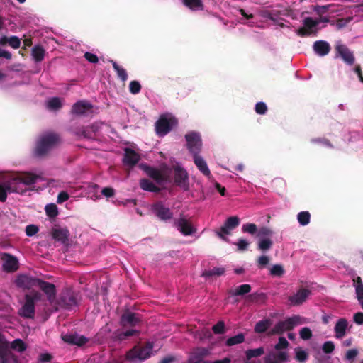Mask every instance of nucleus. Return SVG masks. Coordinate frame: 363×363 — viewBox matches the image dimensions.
<instances>
[{"label":"nucleus","mask_w":363,"mask_h":363,"mask_svg":"<svg viewBox=\"0 0 363 363\" xmlns=\"http://www.w3.org/2000/svg\"><path fill=\"white\" fill-rule=\"evenodd\" d=\"M40 179H42L41 175L30 172L0 174V201H4L8 194L23 192L24 186L33 184Z\"/></svg>","instance_id":"obj_1"},{"label":"nucleus","mask_w":363,"mask_h":363,"mask_svg":"<svg viewBox=\"0 0 363 363\" xmlns=\"http://www.w3.org/2000/svg\"><path fill=\"white\" fill-rule=\"evenodd\" d=\"M289 345V342L284 337H280L278 342L274 345L276 352H272L265 356L264 363H287L290 361L288 352L283 351Z\"/></svg>","instance_id":"obj_2"},{"label":"nucleus","mask_w":363,"mask_h":363,"mask_svg":"<svg viewBox=\"0 0 363 363\" xmlns=\"http://www.w3.org/2000/svg\"><path fill=\"white\" fill-rule=\"evenodd\" d=\"M153 342H147L145 346H135L127 353L126 359L133 363L141 362L153 354Z\"/></svg>","instance_id":"obj_3"},{"label":"nucleus","mask_w":363,"mask_h":363,"mask_svg":"<svg viewBox=\"0 0 363 363\" xmlns=\"http://www.w3.org/2000/svg\"><path fill=\"white\" fill-rule=\"evenodd\" d=\"M175 118L169 113L160 116L155 123V131L157 135L164 136L177 125Z\"/></svg>","instance_id":"obj_4"},{"label":"nucleus","mask_w":363,"mask_h":363,"mask_svg":"<svg viewBox=\"0 0 363 363\" xmlns=\"http://www.w3.org/2000/svg\"><path fill=\"white\" fill-rule=\"evenodd\" d=\"M59 140V137L54 133H47L42 135L36 145V155L40 156L45 154L47 151L55 146Z\"/></svg>","instance_id":"obj_5"},{"label":"nucleus","mask_w":363,"mask_h":363,"mask_svg":"<svg viewBox=\"0 0 363 363\" xmlns=\"http://www.w3.org/2000/svg\"><path fill=\"white\" fill-rule=\"evenodd\" d=\"M301 318L299 315H294L285 320L279 321L269 331V335H281L285 331L291 330L295 326L301 324Z\"/></svg>","instance_id":"obj_6"},{"label":"nucleus","mask_w":363,"mask_h":363,"mask_svg":"<svg viewBox=\"0 0 363 363\" xmlns=\"http://www.w3.org/2000/svg\"><path fill=\"white\" fill-rule=\"evenodd\" d=\"M186 148L189 153L194 156L200 154L203 143L200 133L191 131L185 135Z\"/></svg>","instance_id":"obj_7"},{"label":"nucleus","mask_w":363,"mask_h":363,"mask_svg":"<svg viewBox=\"0 0 363 363\" xmlns=\"http://www.w3.org/2000/svg\"><path fill=\"white\" fill-rule=\"evenodd\" d=\"M41 294L39 292H33L26 295L25 303L21 307L19 313L21 316L32 318L35 314V301H39Z\"/></svg>","instance_id":"obj_8"},{"label":"nucleus","mask_w":363,"mask_h":363,"mask_svg":"<svg viewBox=\"0 0 363 363\" xmlns=\"http://www.w3.org/2000/svg\"><path fill=\"white\" fill-rule=\"evenodd\" d=\"M320 23L318 19H313L311 17H306L303 20V26L296 30V34L301 37L309 36L311 34H316V27Z\"/></svg>","instance_id":"obj_9"},{"label":"nucleus","mask_w":363,"mask_h":363,"mask_svg":"<svg viewBox=\"0 0 363 363\" xmlns=\"http://www.w3.org/2000/svg\"><path fill=\"white\" fill-rule=\"evenodd\" d=\"M335 57H340L347 65H352L355 57L353 52L344 44L337 43L335 46Z\"/></svg>","instance_id":"obj_10"},{"label":"nucleus","mask_w":363,"mask_h":363,"mask_svg":"<svg viewBox=\"0 0 363 363\" xmlns=\"http://www.w3.org/2000/svg\"><path fill=\"white\" fill-rule=\"evenodd\" d=\"M7 348L8 342L0 334V363H17L16 358Z\"/></svg>","instance_id":"obj_11"},{"label":"nucleus","mask_w":363,"mask_h":363,"mask_svg":"<svg viewBox=\"0 0 363 363\" xmlns=\"http://www.w3.org/2000/svg\"><path fill=\"white\" fill-rule=\"evenodd\" d=\"M17 286L24 289H33L38 287L40 283L39 279H35L28 275H20L16 280Z\"/></svg>","instance_id":"obj_12"},{"label":"nucleus","mask_w":363,"mask_h":363,"mask_svg":"<svg viewBox=\"0 0 363 363\" xmlns=\"http://www.w3.org/2000/svg\"><path fill=\"white\" fill-rule=\"evenodd\" d=\"M140 167L149 177L155 179L158 184H161L166 178V174L147 164H141Z\"/></svg>","instance_id":"obj_13"},{"label":"nucleus","mask_w":363,"mask_h":363,"mask_svg":"<svg viewBox=\"0 0 363 363\" xmlns=\"http://www.w3.org/2000/svg\"><path fill=\"white\" fill-rule=\"evenodd\" d=\"M3 262L2 267L6 272H13L18 268V261L17 258L9 254H4L1 257Z\"/></svg>","instance_id":"obj_14"},{"label":"nucleus","mask_w":363,"mask_h":363,"mask_svg":"<svg viewBox=\"0 0 363 363\" xmlns=\"http://www.w3.org/2000/svg\"><path fill=\"white\" fill-rule=\"evenodd\" d=\"M72 111L76 115H88L93 112V106L87 101H79L73 105Z\"/></svg>","instance_id":"obj_15"},{"label":"nucleus","mask_w":363,"mask_h":363,"mask_svg":"<svg viewBox=\"0 0 363 363\" xmlns=\"http://www.w3.org/2000/svg\"><path fill=\"white\" fill-rule=\"evenodd\" d=\"M311 294L307 289H300L296 294L289 296V300L291 305L298 306L305 302Z\"/></svg>","instance_id":"obj_16"},{"label":"nucleus","mask_w":363,"mask_h":363,"mask_svg":"<svg viewBox=\"0 0 363 363\" xmlns=\"http://www.w3.org/2000/svg\"><path fill=\"white\" fill-rule=\"evenodd\" d=\"M313 51L319 56L327 55L331 50L330 44L323 40L315 41L313 45Z\"/></svg>","instance_id":"obj_17"},{"label":"nucleus","mask_w":363,"mask_h":363,"mask_svg":"<svg viewBox=\"0 0 363 363\" xmlns=\"http://www.w3.org/2000/svg\"><path fill=\"white\" fill-rule=\"evenodd\" d=\"M62 340L69 344L82 346L88 342V339L83 335L78 334H65L62 335Z\"/></svg>","instance_id":"obj_18"},{"label":"nucleus","mask_w":363,"mask_h":363,"mask_svg":"<svg viewBox=\"0 0 363 363\" xmlns=\"http://www.w3.org/2000/svg\"><path fill=\"white\" fill-rule=\"evenodd\" d=\"M38 288L40 289L47 295L48 299L52 302L55 298V286L54 284L43 281L40 279Z\"/></svg>","instance_id":"obj_19"},{"label":"nucleus","mask_w":363,"mask_h":363,"mask_svg":"<svg viewBox=\"0 0 363 363\" xmlns=\"http://www.w3.org/2000/svg\"><path fill=\"white\" fill-rule=\"evenodd\" d=\"M193 160L195 165L198 168V169L205 176L210 177L211 174V171L204 160V159L199 155H194Z\"/></svg>","instance_id":"obj_20"},{"label":"nucleus","mask_w":363,"mask_h":363,"mask_svg":"<svg viewBox=\"0 0 363 363\" xmlns=\"http://www.w3.org/2000/svg\"><path fill=\"white\" fill-rule=\"evenodd\" d=\"M140 160V155L130 148L125 149V155L123 162L125 165L132 167L135 165Z\"/></svg>","instance_id":"obj_21"},{"label":"nucleus","mask_w":363,"mask_h":363,"mask_svg":"<svg viewBox=\"0 0 363 363\" xmlns=\"http://www.w3.org/2000/svg\"><path fill=\"white\" fill-rule=\"evenodd\" d=\"M53 238L62 243L68 241L69 237V232L67 228L57 227L52 231Z\"/></svg>","instance_id":"obj_22"},{"label":"nucleus","mask_w":363,"mask_h":363,"mask_svg":"<svg viewBox=\"0 0 363 363\" xmlns=\"http://www.w3.org/2000/svg\"><path fill=\"white\" fill-rule=\"evenodd\" d=\"M121 321L123 326H135L140 322V318L136 313L126 312L122 315Z\"/></svg>","instance_id":"obj_23"},{"label":"nucleus","mask_w":363,"mask_h":363,"mask_svg":"<svg viewBox=\"0 0 363 363\" xmlns=\"http://www.w3.org/2000/svg\"><path fill=\"white\" fill-rule=\"evenodd\" d=\"M152 210L154 213L162 220H167L172 216V213L169 209L164 206L162 203L155 204Z\"/></svg>","instance_id":"obj_24"},{"label":"nucleus","mask_w":363,"mask_h":363,"mask_svg":"<svg viewBox=\"0 0 363 363\" xmlns=\"http://www.w3.org/2000/svg\"><path fill=\"white\" fill-rule=\"evenodd\" d=\"M347 326L348 322L345 318L338 320L334 328L335 337L337 339L342 338L346 334Z\"/></svg>","instance_id":"obj_25"},{"label":"nucleus","mask_w":363,"mask_h":363,"mask_svg":"<svg viewBox=\"0 0 363 363\" xmlns=\"http://www.w3.org/2000/svg\"><path fill=\"white\" fill-rule=\"evenodd\" d=\"M197 228L188 219L183 217V236H194V240L198 237L196 235Z\"/></svg>","instance_id":"obj_26"},{"label":"nucleus","mask_w":363,"mask_h":363,"mask_svg":"<svg viewBox=\"0 0 363 363\" xmlns=\"http://www.w3.org/2000/svg\"><path fill=\"white\" fill-rule=\"evenodd\" d=\"M272 321L269 318L263 319L258 321L255 326V332L257 333H264L272 325Z\"/></svg>","instance_id":"obj_27"},{"label":"nucleus","mask_w":363,"mask_h":363,"mask_svg":"<svg viewBox=\"0 0 363 363\" xmlns=\"http://www.w3.org/2000/svg\"><path fill=\"white\" fill-rule=\"evenodd\" d=\"M252 289V287L248 284H244L242 285L238 286L235 288L234 290H230L229 294L231 296H244L248 293L250 292Z\"/></svg>","instance_id":"obj_28"},{"label":"nucleus","mask_w":363,"mask_h":363,"mask_svg":"<svg viewBox=\"0 0 363 363\" xmlns=\"http://www.w3.org/2000/svg\"><path fill=\"white\" fill-rule=\"evenodd\" d=\"M183 4L191 11H203L204 9L202 0H183Z\"/></svg>","instance_id":"obj_29"},{"label":"nucleus","mask_w":363,"mask_h":363,"mask_svg":"<svg viewBox=\"0 0 363 363\" xmlns=\"http://www.w3.org/2000/svg\"><path fill=\"white\" fill-rule=\"evenodd\" d=\"M101 123L94 124L91 128H87L83 130L80 134V136H83L86 138H92L96 133H97L101 128Z\"/></svg>","instance_id":"obj_30"},{"label":"nucleus","mask_w":363,"mask_h":363,"mask_svg":"<svg viewBox=\"0 0 363 363\" xmlns=\"http://www.w3.org/2000/svg\"><path fill=\"white\" fill-rule=\"evenodd\" d=\"M46 105L48 109L52 111H56L60 108L63 105V101L61 99L58 97H53L51 99H49L47 102Z\"/></svg>","instance_id":"obj_31"},{"label":"nucleus","mask_w":363,"mask_h":363,"mask_svg":"<svg viewBox=\"0 0 363 363\" xmlns=\"http://www.w3.org/2000/svg\"><path fill=\"white\" fill-rule=\"evenodd\" d=\"M225 272V269L224 267H214L211 270H205L202 273V277L205 278H209L213 276H221L223 275Z\"/></svg>","instance_id":"obj_32"},{"label":"nucleus","mask_w":363,"mask_h":363,"mask_svg":"<svg viewBox=\"0 0 363 363\" xmlns=\"http://www.w3.org/2000/svg\"><path fill=\"white\" fill-rule=\"evenodd\" d=\"M245 335L243 333H239L235 336L228 338L225 342V345L227 346H233L240 344L245 341Z\"/></svg>","instance_id":"obj_33"},{"label":"nucleus","mask_w":363,"mask_h":363,"mask_svg":"<svg viewBox=\"0 0 363 363\" xmlns=\"http://www.w3.org/2000/svg\"><path fill=\"white\" fill-rule=\"evenodd\" d=\"M264 353V350L262 347L247 350L245 351V355L247 360H250L252 358L258 357L262 356Z\"/></svg>","instance_id":"obj_34"},{"label":"nucleus","mask_w":363,"mask_h":363,"mask_svg":"<svg viewBox=\"0 0 363 363\" xmlns=\"http://www.w3.org/2000/svg\"><path fill=\"white\" fill-rule=\"evenodd\" d=\"M295 359L301 363H304L308 358V354L301 347H296L294 350Z\"/></svg>","instance_id":"obj_35"},{"label":"nucleus","mask_w":363,"mask_h":363,"mask_svg":"<svg viewBox=\"0 0 363 363\" xmlns=\"http://www.w3.org/2000/svg\"><path fill=\"white\" fill-rule=\"evenodd\" d=\"M140 184V187L145 191L155 192L159 190V188L155 184L147 179H142Z\"/></svg>","instance_id":"obj_36"},{"label":"nucleus","mask_w":363,"mask_h":363,"mask_svg":"<svg viewBox=\"0 0 363 363\" xmlns=\"http://www.w3.org/2000/svg\"><path fill=\"white\" fill-rule=\"evenodd\" d=\"M297 219L300 225H306L310 223L311 214L308 211H301L298 213Z\"/></svg>","instance_id":"obj_37"},{"label":"nucleus","mask_w":363,"mask_h":363,"mask_svg":"<svg viewBox=\"0 0 363 363\" xmlns=\"http://www.w3.org/2000/svg\"><path fill=\"white\" fill-rule=\"evenodd\" d=\"M32 56L36 62L43 60L45 56V50L40 46H35L32 50Z\"/></svg>","instance_id":"obj_38"},{"label":"nucleus","mask_w":363,"mask_h":363,"mask_svg":"<svg viewBox=\"0 0 363 363\" xmlns=\"http://www.w3.org/2000/svg\"><path fill=\"white\" fill-rule=\"evenodd\" d=\"M45 211L47 216L50 218H55L58 213V208L55 203L47 204L45 207Z\"/></svg>","instance_id":"obj_39"},{"label":"nucleus","mask_w":363,"mask_h":363,"mask_svg":"<svg viewBox=\"0 0 363 363\" xmlns=\"http://www.w3.org/2000/svg\"><path fill=\"white\" fill-rule=\"evenodd\" d=\"M112 65L113 69L117 72L118 77L122 80L125 81L128 79V74L126 73V71L121 67L116 62L112 61Z\"/></svg>","instance_id":"obj_40"},{"label":"nucleus","mask_w":363,"mask_h":363,"mask_svg":"<svg viewBox=\"0 0 363 363\" xmlns=\"http://www.w3.org/2000/svg\"><path fill=\"white\" fill-rule=\"evenodd\" d=\"M230 230H232L228 228V226H227L224 223L223 225H222L218 230L216 231V233L223 240L228 241V239L225 237V235H230Z\"/></svg>","instance_id":"obj_41"},{"label":"nucleus","mask_w":363,"mask_h":363,"mask_svg":"<svg viewBox=\"0 0 363 363\" xmlns=\"http://www.w3.org/2000/svg\"><path fill=\"white\" fill-rule=\"evenodd\" d=\"M11 347L13 350L21 352L26 349V345L22 340L16 339L11 342Z\"/></svg>","instance_id":"obj_42"},{"label":"nucleus","mask_w":363,"mask_h":363,"mask_svg":"<svg viewBox=\"0 0 363 363\" xmlns=\"http://www.w3.org/2000/svg\"><path fill=\"white\" fill-rule=\"evenodd\" d=\"M272 241L269 238L261 239L258 243V248L262 251L269 250L272 246Z\"/></svg>","instance_id":"obj_43"},{"label":"nucleus","mask_w":363,"mask_h":363,"mask_svg":"<svg viewBox=\"0 0 363 363\" xmlns=\"http://www.w3.org/2000/svg\"><path fill=\"white\" fill-rule=\"evenodd\" d=\"M240 223V219L237 216L229 217L225 222V224L228 226V228L233 230L238 226Z\"/></svg>","instance_id":"obj_44"},{"label":"nucleus","mask_w":363,"mask_h":363,"mask_svg":"<svg viewBox=\"0 0 363 363\" xmlns=\"http://www.w3.org/2000/svg\"><path fill=\"white\" fill-rule=\"evenodd\" d=\"M284 273V269L280 264H275L270 269V274L274 277H281Z\"/></svg>","instance_id":"obj_45"},{"label":"nucleus","mask_w":363,"mask_h":363,"mask_svg":"<svg viewBox=\"0 0 363 363\" xmlns=\"http://www.w3.org/2000/svg\"><path fill=\"white\" fill-rule=\"evenodd\" d=\"M212 330L215 334H223L225 332V326L223 321H218L212 327Z\"/></svg>","instance_id":"obj_46"},{"label":"nucleus","mask_w":363,"mask_h":363,"mask_svg":"<svg viewBox=\"0 0 363 363\" xmlns=\"http://www.w3.org/2000/svg\"><path fill=\"white\" fill-rule=\"evenodd\" d=\"M203 354H195L191 357L189 360V363H211L209 361H206L203 359Z\"/></svg>","instance_id":"obj_47"},{"label":"nucleus","mask_w":363,"mask_h":363,"mask_svg":"<svg viewBox=\"0 0 363 363\" xmlns=\"http://www.w3.org/2000/svg\"><path fill=\"white\" fill-rule=\"evenodd\" d=\"M300 337L304 340H308L312 337V331L308 327H304L299 332Z\"/></svg>","instance_id":"obj_48"},{"label":"nucleus","mask_w":363,"mask_h":363,"mask_svg":"<svg viewBox=\"0 0 363 363\" xmlns=\"http://www.w3.org/2000/svg\"><path fill=\"white\" fill-rule=\"evenodd\" d=\"M242 230L244 233L253 235L257 231V228L254 223H247L242 225Z\"/></svg>","instance_id":"obj_49"},{"label":"nucleus","mask_w":363,"mask_h":363,"mask_svg":"<svg viewBox=\"0 0 363 363\" xmlns=\"http://www.w3.org/2000/svg\"><path fill=\"white\" fill-rule=\"evenodd\" d=\"M141 86L138 81H131L129 84L130 92L133 94H138L140 91Z\"/></svg>","instance_id":"obj_50"},{"label":"nucleus","mask_w":363,"mask_h":363,"mask_svg":"<svg viewBox=\"0 0 363 363\" xmlns=\"http://www.w3.org/2000/svg\"><path fill=\"white\" fill-rule=\"evenodd\" d=\"M322 350L325 354H330L335 350V345L332 341H326L323 343Z\"/></svg>","instance_id":"obj_51"},{"label":"nucleus","mask_w":363,"mask_h":363,"mask_svg":"<svg viewBox=\"0 0 363 363\" xmlns=\"http://www.w3.org/2000/svg\"><path fill=\"white\" fill-rule=\"evenodd\" d=\"M267 111V106L264 102H258L255 105V112L257 114L264 115Z\"/></svg>","instance_id":"obj_52"},{"label":"nucleus","mask_w":363,"mask_h":363,"mask_svg":"<svg viewBox=\"0 0 363 363\" xmlns=\"http://www.w3.org/2000/svg\"><path fill=\"white\" fill-rule=\"evenodd\" d=\"M359 352L357 349H351L347 351L345 355V359L352 362L358 355Z\"/></svg>","instance_id":"obj_53"},{"label":"nucleus","mask_w":363,"mask_h":363,"mask_svg":"<svg viewBox=\"0 0 363 363\" xmlns=\"http://www.w3.org/2000/svg\"><path fill=\"white\" fill-rule=\"evenodd\" d=\"M247 298L252 302H257L259 300H264L265 298V294L264 293H254L250 294Z\"/></svg>","instance_id":"obj_54"},{"label":"nucleus","mask_w":363,"mask_h":363,"mask_svg":"<svg viewBox=\"0 0 363 363\" xmlns=\"http://www.w3.org/2000/svg\"><path fill=\"white\" fill-rule=\"evenodd\" d=\"M272 234H273V232L270 228H269L267 227H262L259 230L257 235L259 238H262V237L272 236Z\"/></svg>","instance_id":"obj_55"},{"label":"nucleus","mask_w":363,"mask_h":363,"mask_svg":"<svg viewBox=\"0 0 363 363\" xmlns=\"http://www.w3.org/2000/svg\"><path fill=\"white\" fill-rule=\"evenodd\" d=\"M39 230V228L35 225H29L26 228V233L27 236L31 237L35 235Z\"/></svg>","instance_id":"obj_56"},{"label":"nucleus","mask_w":363,"mask_h":363,"mask_svg":"<svg viewBox=\"0 0 363 363\" xmlns=\"http://www.w3.org/2000/svg\"><path fill=\"white\" fill-rule=\"evenodd\" d=\"M357 298L363 309V285L355 286Z\"/></svg>","instance_id":"obj_57"},{"label":"nucleus","mask_w":363,"mask_h":363,"mask_svg":"<svg viewBox=\"0 0 363 363\" xmlns=\"http://www.w3.org/2000/svg\"><path fill=\"white\" fill-rule=\"evenodd\" d=\"M9 45L14 48L17 49L20 47L21 45V40L20 39L16 36H11L9 38Z\"/></svg>","instance_id":"obj_58"},{"label":"nucleus","mask_w":363,"mask_h":363,"mask_svg":"<svg viewBox=\"0 0 363 363\" xmlns=\"http://www.w3.org/2000/svg\"><path fill=\"white\" fill-rule=\"evenodd\" d=\"M311 142L314 143H320V144L324 145L325 146H328L329 147H333V146L330 143V142L328 139H325V138H314V139L311 140Z\"/></svg>","instance_id":"obj_59"},{"label":"nucleus","mask_w":363,"mask_h":363,"mask_svg":"<svg viewBox=\"0 0 363 363\" xmlns=\"http://www.w3.org/2000/svg\"><path fill=\"white\" fill-rule=\"evenodd\" d=\"M69 198V194L66 191H60L59 194L57 195V203H62L63 202L68 200Z\"/></svg>","instance_id":"obj_60"},{"label":"nucleus","mask_w":363,"mask_h":363,"mask_svg":"<svg viewBox=\"0 0 363 363\" xmlns=\"http://www.w3.org/2000/svg\"><path fill=\"white\" fill-rule=\"evenodd\" d=\"M52 357L49 353H42L39 355L38 357V362L40 363H45V362H49L52 360Z\"/></svg>","instance_id":"obj_61"},{"label":"nucleus","mask_w":363,"mask_h":363,"mask_svg":"<svg viewBox=\"0 0 363 363\" xmlns=\"http://www.w3.org/2000/svg\"><path fill=\"white\" fill-rule=\"evenodd\" d=\"M269 257L266 255H262V256L259 257L257 260L258 266L260 268H263L269 264Z\"/></svg>","instance_id":"obj_62"},{"label":"nucleus","mask_w":363,"mask_h":363,"mask_svg":"<svg viewBox=\"0 0 363 363\" xmlns=\"http://www.w3.org/2000/svg\"><path fill=\"white\" fill-rule=\"evenodd\" d=\"M249 243L245 239H239L237 242L238 248L240 251L247 250Z\"/></svg>","instance_id":"obj_63"},{"label":"nucleus","mask_w":363,"mask_h":363,"mask_svg":"<svg viewBox=\"0 0 363 363\" xmlns=\"http://www.w3.org/2000/svg\"><path fill=\"white\" fill-rule=\"evenodd\" d=\"M354 321L358 325L363 324V313L358 312L354 315Z\"/></svg>","instance_id":"obj_64"}]
</instances>
